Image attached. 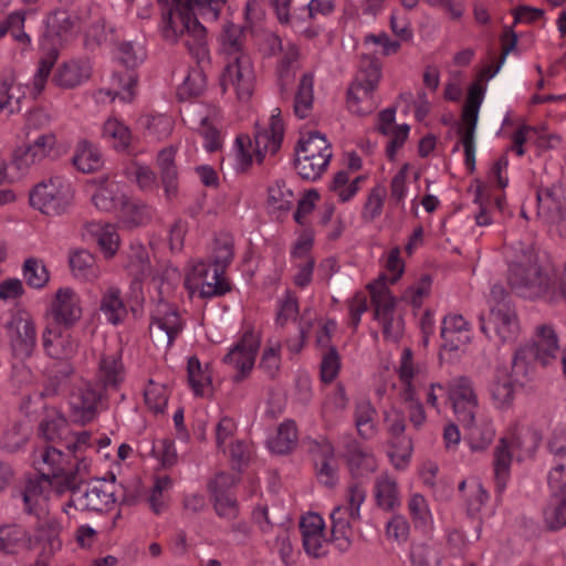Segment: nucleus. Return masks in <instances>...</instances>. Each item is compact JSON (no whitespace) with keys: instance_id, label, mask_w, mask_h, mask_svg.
<instances>
[{"instance_id":"1","label":"nucleus","mask_w":566,"mask_h":566,"mask_svg":"<svg viewBox=\"0 0 566 566\" xmlns=\"http://www.w3.org/2000/svg\"><path fill=\"white\" fill-rule=\"evenodd\" d=\"M227 0H172V7L163 14L161 36L170 43L184 38L190 55L200 65L209 64L207 31L199 17L214 22L219 19Z\"/></svg>"},{"instance_id":"2","label":"nucleus","mask_w":566,"mask_h":566,"mask_svg":"<svg viewBox=\"0 0 566 566\" xmlns=\"http://www.w3.org/2000/svg\"><path fill=\"white\" fill-rule=\"evenodd\" d=\"M553 274L533 244L518 242L513 247L507 282L518 296L547 300Z\"/></svg>"},{"instance_id":"3","label":"nucleus","mask_w":566,"mask_h":566,"mask_svg":"<svg viewBox=\"0 0 566 566\" xmlns=\"http://www.w3.org/2000/svg\"><path fill=\"white\" fill-rule=\"evenodd\" d=\"M380 78V63L370 56L361 59L359 70L347 88L346 105L352 114L366 116L378 107L376 91Z\"/></svg>"},{"instance_id":"4","label":"nucleus","mask_w":566,"mask_h":566,"mask_svg":"<svg viewBox=\"0 0 566 566\" xmlns=\"http://www.w3.org/2000/svg\"><path fill=\"white\" fill-rule=\"evenodd\" d=\"M333 157L331 144L318 132L308 133L295 146L294 167L297 175L310 181L322 177Z\"/></svg>"},{"instance_id":"5","label":"nucleus","mask_w":566,"mask_h":566,"mask_svg":"<svg viewBox=\"0 0 566 566\" xmlns=\"http://www.w3.org/2000/svg\"><path fill=\"white\" fill-rule=\"evenodd\" d=\"M277 114H280V112ZM283 137L284 125L279 115L271 116L269 128L256 132L253 144L248 136H238L235 139V148L240 168L245 169L251 165V149H253L258 164H261L266 155H275L281 148Z\"/></svg>"},{"instance_id":"6","label":"nucleus","mask_w":566,"mask_h":566,"mask_svg":"<svg viewBox=\"0 0 566 566\" xmlns=\"http://www.w3.org/2000/svg\"><path fill=\"white\" fill-rule=\"evenodd\" d=\"M33 464L57 494H63L75 485L76 472L69 467L66 455L57 448L46 446L36 450Z\"/></svg>"},{"instance_id":"7","label":"nucleus","mask_w":566,"mask_h":566,"mask_svg":"<svg viewBox=\"0 0 566 566\" xmlns=\"http://www.w3.org/2000/svg\"><path fill=\"white\" fill-rule=\"evenodd\" d=\"M366 490L358 482L347 489V505H338L331 513L332 541L340 552H346L352 544V522L360 518V505L365 502Z\"/></svg>"},{"instance_id":"8","label":"nucleus","mask_w":566,"mask_h":566,"mask_svg":"<svg viewBox=\"0 0 566 566\" xmlns=\"http://www.w3.org/2000/svg\"><path fill=\"white\" fill-rule=\"evenodd\" d=\"M69 491L71 499L67 505L80 511L105 512L117 502V485L114 475L111 481L97 479L85 484H77L75 481V485Z\"/></svg>"},{"instance_id":"9","label":"nucleus","mask_w":566,"mask_h":566,"mask_svg":"<svg viewBox=\"0 0 566 566\" xmlns=\"http://www.w3.org/2000/svg\"><path fill=\"white\" fill-rule=\"evenodd\" d=\"M71 185L61 176L50 177L36 184L30 191V205L46 216H59L71 205Z\"/></svg>"},{"instance_id":"10","label":"nucleus","mask_w":566,"mask_h":566,"mask_svg":"<svg viewBox=\"0 0 566 566\" xmlns=\"http://www.w3.org/2000/svg\"><path fill=\"white\" fill-rule=\"evenodd\" d=\"M374 305V317L381 325L387 340L398 342L403 334V319L397 311L396 298L382 283L368 285Z\"/></svg>"},{"instance_id":"11","label":"nucleus","mask_w":566,"mask_h":566,"mask_svg":"<svg viewBox=\"0 0 566 566\" xmlns=\"http://www.w3.org/2000/svg\"><path fill=\"white\" fill-rule=\"evenodd\" d=\"M6 335L11 354L14 358L24 361L30 358L38 344L35 322L25 311H18L4 324Z\"/></svg>"},{"instance_id":"12","label":"nucleus","mask_w":566,"mask_h":566,"mask_svg":"<svg viewBox=\"0 0 566 566\" xmlns=\"http://www.w3.org/2000/svg\"><path fill=\"white\" fill-rule=\"evenodd\" d=\"M107 397L94 381L81 380L74 385L69 398L73 420L82 424L93 421Z\"/></svg>"},{"instance_id":"13","label":"nucleus","mask_w":566,"mask_h":566,"mask_svg":"<svg viewBox=\"0 0 566 566\" xmlns=\"http://www.w3.org/2000/svg\"><path fill=\"white\" fill-rule=\"evenodd\" d=\"M482 99L483 88L479 83H473L469 88L468 97L462 109V124L458 129L461 144L464 148V163L470 171H473L475 167L474 134Z\"/></svg>"},{"instance_id":"14","label":"nucleus","mask_w":566,"mask_h":566,"mask_svg":"<svg viewBox=\"0 0 566 566\" xmlns=\"http://www.w3.org/2000/svg\"><path fill=\"white\" fill-rule=\"evenodd\" d=\"M184 328V322L178 310L165 302L159 301L153 313L149 325V333L156 346L169 348Z\"/></svg>"},{"instance_id":"15","label":"nucleus","mask_w":566,"mask_h":566,"mask_svg":"<svg viewBox=\"0 0 566 566\" xmlns=\"http://www.w3.org/2000/svg\"><path fill=\"white\" fill-rule=\"evenodd\" d=\"M223 70L220 75L222 92L230 87L234 91L238 99L248 101L254 90V70L250 56L237 57L231 61H223Z\"/></svg>"},{"instance_id":"16","label":"nucleus","mask_w":566,"mask_h":566,"mask_svg":"<svg viewBox=\"0 0 566 566\" xmlns=\"http://www.w3.org/2000/svg\"><path fill=\"white\" fill-rule=\"evenodd\" d=\"M448 399L460 423H471L476 418L480 405L473 381L467 376H457L448 381Z\"/></svg>"},{"instance_id":"17","label":"nucleus","mask_w":566,"mask_h":566,"mask_svg":"<svg viewBox=\"0 0 566 566\" xmlns=\"http://www.w3.org/2000/svg\"><path fill=\"white\" fill-rule=\"evenodd\" d=\"M481 331L490 338L497 337L502 343H513L520 333L516 311L512 303H497L491 306L488 322L480 317Z\"/></svg>"},{"instance_id":"18","label":"nucleus","mask_w":566,"mask_h":566,"mask_svg":"<svg viewBox=\"0 0 566 566\" xmlns=\"http://www.w3.org/2000/svg\"><path fill=\"white\" fill-rule=\"evenodd\" d=\"M384 421L391 438V450L389 451L391 463L397 469H405L412 453L411 440L403 436L407 427L405 413L392 407L384 412Z\"/></svg>"},{"instance_id":"19","label":"nucleus","mask_w":566,"mask_h":566,"mask_svg":"<svg viewBox=\"0 0 566 566\" xmlns=\"http://www.w3.org/2000/svg\"><path fill=\"white\" fill-rule=\"evenodd\" d=\"M186 285L191 292H199L202 298L221 296L228 293L231 287L224 277V273L217 271L203 261L197 262L186 277Z\"/></svg>"},{"instance_id":"20","label":"nucleus","mask_w":566,"mask_h":566,"mask_svg":"<svg viewBox=\"0 0 566 566\" xmlns=\"http://www.w3.org/2000/svg\"><path fill=\"white\" fill-rule=\"evenodd\" d=\"M396 371L401 384L402 400H412L413 396H418V391L429 380L428 366L424 363L416 361L409 347L402 349Z\"/></svg>"},{"instance_id":"21","label":"nucleus","mask_w":566,"mask_h":566,"mask_svg":"<svg viewBox=\"0 0 566 566\" xmlns=\"http://www.w3.org/2000/svg\"><path fill=\"white\" fill-rule=\"evenodd\" d=\"M260 337L253 331L245 332L240 340L223 357V363L238 370L234 381H241L254 366Z\"/></svg>"},{"instance_id":"22","label":"nucleus","mask_w":566,"mask_h":566,"mask_svg":"<svg viewBox=\"0 0 566 566\" xmlns=\"http://www.w3.org/2000/svg\"><path fill=\"white\" fill-rule=\"evenodd\" d=\"M126 371L119 350L104 352L97 360L94 382L107 395L117 391L124 382Z\"/></svg>"},{"instance_id":"23","label":"nucleus","mask_w":566,"mask_h":566,"mask_svg":"<svg viewBox=\"0 0 566 566\" xmlns=\"http://www.w3.org/2000/svg\"><path fill=\"white\" fill-rule=\"evenodd\" d=\"M212 113H214V109L203 105H195L186 111L184 117V120L202 136L205 148L209 153L217 151L222 147L221 133L211 119Z\"/></svg>"},{"instance_id":"24","label":"nucleus","mask_w":566,"mask_h":566,"mask_svg":"<svg viewBox=\"0 0 566 566\" xmlns=\"http://www.w3.org/2000/svg\"><path fill=\"white\" fill-rule=\"evenodd\" d=\"M50 314L57 326L71 327L82 316L78 295L70 287L59 289L51 304Z\"/></svg>"},{"instance_id":"25","label":"nucleus","mask_w":566,"mask_h":566,"mask_svg":"<svg viewBox=\"0 0 566 566\" xmlns=\"http://www.w3.org/2000/svg\"><path fill=\"white\" fill-rule=\"evenodd\" d=\"M245 40L243 27L226 22L218 36V55L222 62L250 56L245 49Z\"/></svg>"},{"instance_id":"26","label":"nucleus","mask_w":566,"mask_h":566,"mask_svg":"<svg viewBox=\"0 0 566 566\" xmlns=\"http://www.w3.org/2000/svg\"><path fill=\"white\" fill-rule=\"evenodd\" d=\"M42 345L45 354L53 359L72 357L78 347L77 340L70 334H63L59 326L49 324L42 333Z\"/></svg>"},{"instance_id":"27","label":"nucleus","mask_w":566,"mask_h":566,"mask_svg":"<svg viewBox=\"0 0 566 566\" xmlns=\"http://www.w3.org/2000/svg\"><path fill=\"white\" fill-rule=\"evenodd\" d=\"M547 450L551 459L548 472L549 488H560L566 483V432H555L547 442Z\"/></svg>"},{"instance_id":"28","label":"nucleus","mask_w":566,"mask_h":566,"mask_svg":"<svg viewBox=\"0 0 566 566\" xmlns=\"http://www.w3.org/2000/svg\"><path fill=\"white\" fill-rule=\"evenodd\" d=\"M441 337L446 348L458 350L471 340L470 323L460 314H449L443 318Z\"/></svg>"},{"instance_id":"29","label":"nucleus","mask_w":566,"mask_h":566,"mask_svg":"<svg viewBox=\"0 0 566 566\" xmlns=\"http://www.w3.org/2000/svg\"><path fill=\"white\" fill-rule=\"evenodd\" d=\"M539 213L549 219H566V185L557 184L552 187L537 190Z\"/></svg>"},{"instance_id":"30","label":"nucleus","mask_w":566,"mask_h":566,"mask_svg":"<svg viewBox=\"0 0 566 566\" xmlns=\"http://www.w3.org/2000/svg\"><path fill=\"white\" fill-rule=\"evenodd\" d=\"M123 266L127 274L136 282H142L149 277L153 272L151 263L147 249L139 242H133L123 253Z\"/></svg>"},{"instance_id":"31","label":"nucleus","mask_w":566,"mask_h":566,"mask_svg":"<svg viewBox=\"0 0 566 566\" xmlns=\"http://www.w3.org/2000/svg\"><path fill=\"white\" fill-rule=\"evenodd\" d=\"M353 420L357 434L363 440H371L378 433L377 410L368 399H360L355 402Z\"/></svg>"},{"instance_id":"32","label":"nucleus","mask_w":566,"mask_h":566,"mask_svg":"<svg viewBox=\"0 0 566 566\" xmlns=\"http://www.w3.org/2000/svg\"><path fill=\"white\" fill-rule=\"evenodd\" d=\"M176 149L167 147L161 149L157 156V167L160 181L168 200L174 199L178 193V169L175 163Z\"/></svg>"},{"instance_id":"33","label":"nucleus","mask_w":566,"mask_h":566,"mask_svg":"<svg viewBox=\"0 0 566 566\" xmlns=\"http://www.w3.org/2000/svg\"><path fill=\"white\" fill-rule=\"evenodd\" d=\"M515 458L517 461L524 459V453L510 450L507 439L502 438L494 450V480L497 492H503L510 476L511 461Z\"/></svg>"},{"instance_id":"34","label":"nucleus","mask_w":566,"mask_h":566,"mask_svg":"<svg viewBox=\"0 0 566 566\" xmlns=\"http://www.w3.org/2000/svg\"><path fill=\"white\" fill-rule=\"evenodd\" d=\"M32 548V535L17 524L0 526V553L13 555Z\"/></svg>"},{"instance_id":"35","label":"nucleus","mask_w":566,"mask_h":566,"mask_svg":"<svg viewBox=\"0 0 566 566\" xmlns=\"http://www.w3.org/2000/svg\"><path fill=\"white\" fill-rule=\"evenodd\" d=\"M155 214L154 208L139 200L126 198L118 214V222L127 229L145 227L151 222Z\"/></svg>"},{"instance_id":"36","label":"nucleus","mask_w":566,"mask_h":566,"mask_svg":"<svg viewBox=\"0 0 566 566\" xmlns=\"http://www.w3.org/2000/svg\"><path fill=\"white\" fill-rule=\"evenodd\" d=\"M137 80L133 74L125 76L115 74L112 77V86L99 88L95 93V99L98 103H105L107 99L114 101L118 97L124 103H129L134 99L135 87Z\"/></svg>"},{"instance_id":"37","label":"nucleus","mask_w":566,"mask_h":566,"mask_svg":"<svg viewBox=\"0 0 566 566\" xmlns=\"http://www.w3.org/2000/svg\"><path fill=\"white\" fill-rule=\"evenodd\" d=\"M517 381V378L506 373L496 375L489 389L494 408L509 410L513 406Z\"/></svg>"},{"instance_id":"38","label":"nucleus","mask_w":566,"mask_h":566,"mask_svg":"<svg viewBox=\"0 0 566 566\" xmlns=\"http://www.w3.org/2000/svg\"><path fill=\"white\" fill-rule=\"evenodd\" d=\"M551 489L553 494L544 511V522L551 531H558L566 526V483Z\"/></svg>"},{"instance_id":"39","label":"nucleus","mask_w":566,"mask_h":566,"mask_svg":"<svg viewBox=\"0 0 566 566\" xmlns=\"http://www.w3.org/2000/svg\"><path fill=\"white\" fill-rule=\"evenodd\" d=\"M24 92L14 75L0 81V114L10 116L21 111Z\"/></svg>"},{"instance_id":"40","label":"nucleus","mask_w":566,"mask_h":566,"mask_svg":"<svg viewBox=\"0 0 566 566\" xmlns=\"http://www.w3.org/2000/svg\"><path fill=\"white\" fill-rule=\"evenodd\" d=\"M375 499L378 507L394 511L400 505L398 485L395 479L382 473L375 480Z\"/></svg>"},{"instance_id":"41","label":"nucleus","mask_w":566,"mask_h":566,"mask_svg":"<svg viewBox=\"0 0 566 566\" xmlns=\"http://www.w3.org/2000/svg\"><path fill=\"white\" fill-rule=\"evenodd\" d=\"M87 232L95 238L106 258H113L119 248V235L115 226L111 223L90 222L86 224Z\"/></svg>"},{"instance_id":"42","label":"nucleus","mask_w":566,"mask_h":566,"mask_svg":"<svg viewBox=\"0 0 566 566\" xmlns=\"http://www.w3.org/2000/svg\"><path fill=\"white\" fill-rule=\"evenodd\" d=\"M348 467L353 478H367L377 470V460L371 451L353 446L348 451Z\"/></svg>"},{"instance_id":"43","label":"nucleus","mask_w":566,"mask_h":566,"mask_svg":"<svg viewBox=\"0 0 566 566\" xmlns=\"http://www.w3.org/2000/svg\"><path fill=\"white\" fill-rule=\"evenodd\" d=\"M127 196L120 190L118 185L109 184L101 187L92 197L95 207L105 212H115L119 214Z\"/></svg>"},{"instance_id":"44","label":"nucleus","mask_w":566,"mask_h":566,"mask_svg":"<svg viewBox=\"0 0 566 566\" xmlns=\"http://www.w3.org/2000/svg\"><path fill=\"white\" fill-rule=\"evenodd\" d=\"M99 310L113 325H118L124 321L127 310L118 287L111 286L103 293Z\"/></svg>"},{"instance_id":"45","label":"nucleus","mask_w":566,"mask_h":566,"mask_svg":"<svg viewBox=\"0 0 566 566\" xmlns=\"http://www.w3.org/2000/svg\"><path fill=\"white\" fill-rule=\"evenodd\" d=\"M458 489L465 501L467 512L470 515L479 513L489 499L488 492L475 478L462 480Z\"/></svg>"},{"instance_id":"46","label":"nucleus","mask_w":566,"mask_h":566,"mask_svg":"<svg viewBox=\"0 0 566 566\" xmlns=\"http://www.w3.org/2000/svg\"><path fill=\"white\" fill-rule=\"evenodd\" d=\"M73 165L84 174H92L103 166V158L99 150L91 143L83 140L77 145L72 158Z\"/></svg>"},{"instance_id":"47","label":"nucleus","mask_w":566,"mask_h":566,"mask_svg":"<svg viewBox=\"0 0 566 566\" xmlns=\"http://www.w3.org/2000/svg\"><path fill=\"white\" fill-rule=\"evenodd\" d=\"M25 11H14L7 15L0 23V39L7 34L25 50L31 44L30 35L24 31Z\"/></svg>"},{"instance_id":"48","label":"nucleus","mask_w":566,"mask_h":566,"mask_svg":"<svg viewBox=\"0 0 566 566\" xmlns=\"http://www.w3.org/2000/svg\"><path fill=\"white\" fill-rule=\"evenodd\" d=\"M536 337L537 340L530 345L537 347L539 363L545 366L556 357L558 352V338L554 328L546 324L536 327Z\"/></svg>"},{"instance_id":"49","label":"nucleus","mask_w":566,"mask_h":566,"mask_svg":"<svg viewBox=\"0 0 566 566\" xmlns=\"http://www.w3.org/2000/svg\"><path fill=\"white\" fill-rule=\"evenodd\" d=\"M465 430V439L472 450H484L493 440L495 431L489 421L476 422V418L471 423H460Z\"/></svg>"},{"instance_id":"50","label":"nucleus","mask_w":566,"mask_h":566,"mask_svg":"<svg viewBox=\"0 0 566 566\" xmlns=\"http://www.w3.org/2000/svg\"><path fill=\"white\" fill-rule=\"evenodd\" d=\"M296 441V424L292 420H286L279 426L275 436L268 441V446L273 453L285 454L293 450Z\"/></svg>"},{"instance_id":"51","label":"nucleus","mask_w":566,"mask_h":566,"mask_svg":"<svg viewBox=\"0 0 566 566\" xmlns=\"http://www.w3.org/2000/svg\"><path fill=\"white\" fill-rule=\"evenodd\" d=\"M88 69L80 62H69L62 65L53 76V82L63 88H73L88 78Z\"/></svg>"},{"instance_id":"52","label":"nucleus","mask_w":566,"mask_h":566,"mask_svg":"<svg viewBox=\"0 0 566 566\" xmlns=\"http://www.w3.org/2000/svg\"><path fill=\"white\" fill-rule=\"evenodd\" d=\"M70 268L74 276L85 281L95 280L101 273L94 255L86 250L75 251L70 256Z\"/></svg>"},{"instance_id":"53","label":"nucleus","mask_w":566,"mask_h":566,"mask_svg":"<svg viewBox=\"0 0 566 566\" xmlns=\"http://www.w3.org/2000/svg\"><path fill=\"white\" fill-rule=\"evenodd\" d=\"M313 86L314 76L312 73H305L298 83L297 92L294 98V114L303 119L306 118L313 107Z\"/></svg>"},{"instance_id":"54","label":"nucleus","mask_w":566,"mask_h":566,"mask_svg":"<svg viewBox=\"0 0 566 566\" xmlns=\"http://www.w3.org/2000/svg\"><path fill=\"white\" fill-rule=\"evenodd\" d=\"M102 137L116 150H125L132 140L129 128L116 118H108L104 123Z\"/></svg>"},{"instance_id":"55","label":"nucleus","mask_w":566,"mask_h":566,"mask_svg":"<svg viewBox=\"0 0 566 566\" xmlns=\"http://www.w3.org/2000/svg\"><path fill=\"white\" fill-rule=\"evenodd\" d=\"M539 361L538 349L536 346L525 344L518 347L512 360V373L515 378L527 377L532 370L534 361Z\"/></svg>"},{"instance_id":"56","label":"nucleus","mask_w":566,"mask_h":566,"mask_svg":"<svg viewBox=\"0 0 566 566\" xmlns=\"http://www.w3.org/2000/svg\"><path fill=\"white\" fill-rule=\"evenodd\" d=\"M22 272L27 284L33 289H41L49 282V272L39 259H27Z\"/></svg>"},{"instance_id":"57","label":"nucleus","mask_w":566,"mask_h":566,"mask_svg":"<svg viewBox=\"0 0 566 566\" xmlns=\"http://www.w3.org/2000/svg\"><path fill=\"white\" fill-rule=\"evenodd\" d=\"M188 381L193 392L198 396L205 394V389L211 384L210 375L202 368L201 363L196 356L188 359L187 364Z\"/></svg>"},{"instance_id":"58","label":"nucleus","mask_w":566,"mask_h":566,"mask_svg":"<svg viewBox=\"0 0 566 566\" xmlns=\"http://www.w3.org/2000/svg\"><path fill=\"white\" fill-rule=\"evenodd\" d=\"M361 177H356L353 181H349V175L345 170H340L335 174L329 189L339 198L340 201L346 202L352 199L358 191V182Z\"/></svg>"},{"instance_id":"59","label":"nucleus","mask_w":566,"mask_h":566,"mask_svg":"<svg viewBox=\"0 0 566 566\" xmlns=\"http://www.w3.org/2000/svg\"><path fill=\"white\" fill-rule=\"evenodd\" d=\"M44 158L30 143L14 150L12 165L21 174H27L33 166L39 165Z\"/></svg>"},{"instance_id":"60","label":"nucleus","mask_w":566,"mask_h":566,"mask_svg":"<svg viewBox=\"0 0 566 566\" xmlns=\"http://www.w3.org/2000/svg\"><path fill=\"white\" fill-rule=\"evenodd\" d=\"M49 486L51 488L41 475L39 479L28 481L22 493L25 511L28 513H33L40 502L45 499L44 492Z\"/></svg>"},{"instance_id":"61","label":"nucleus","mask_w":566,"mask_h":566,"mask_svg":"<svg viewBox=\"0 0 566 566\" xmlns=\"http://www.w3.org/2000/svg\"><path fill=\"white\" fill-rule=\"evenodd\" d=\"M118 59L128 69H135L146 59L145 48L136 42H122L118 44Z\"/></svg>"},{"instance_id":"62","label":"nucleus","mask_w":566,"mask_h":566,"mask_svg":"<svg viewBox=\"0 0 566 566\" xmlns=\"http://www.w3.org/2000/svg\"><path fill=\"white\" fill-rule=\"evenodd\" d=\"M268 193L269 205L276 210H289L293 205V192L283 180H277L270 186Z\"/></svg>"},{"instance_id":"63","label":"nucleus","mask_w":566,"mask_h":566,"mask_svg":"<svg viewBox=\"0 0 566 566\" xmlns=\"http://www.w3.org/2000/svg\"><path fill=\"white\" fill-rule=\"evenodd\" d=\"M410 560L412 566H439L441 558L436 546L422 543L411 546Z\"/></svg>"},{"instance_id":"64","label":"nucleus","mask_w":566,"mask_h":566,"mask_svg":"<svg viewBox=\"0 0 566 566\" xmlns=\"http://www.w3.org/2000/svg\"><path fill=\"white\" fill-rule=\"evenodd\" d=\"M62 526L55 518H48L38 526V538L46 543L51 553L60 549L62 542L60 539Z\"/></svg>"}]
</instances>
